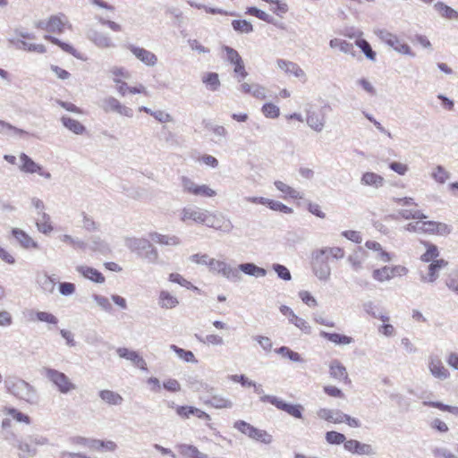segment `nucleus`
Returning a JSON list of instances; mask_svg holds the SVG:
<instances>
[{"label":"nucleus","mask_w":458,"mask_h":458,"mask_svg":"<svg viewBox=\"0 0 458 458\" xmlns=\"http://www.w3.org/2000/svg\"><path fill=\"white\" fill-rule=\"evenodd\" d=\"M432 178L439 183H445L450 177V174L442 165H437L431 174Z\"/></svg>","instance_id":"nucleus-55"},{"label":"nucleus","mask_w":458,"mask_h":458,"mask_svg":"<svg viewBox=\"0 0 458 458\" xmlns=\"http://www.w3.org/2000/svg\"><path fill=\"white\" fill-rule=\"evenodd\" d=\"M434 10L443 18L447 20H458V12L445 4L444 2L438 1L434 4Z\"/></svg>","instance_id":"nucleus-27"},{"label":"nucleus","mask_w":458,"mask_h":458,"mask_svg":"<svg viewBox=\"0 0 458 458\" xmlns=\"http://www.w3.org/2000/svg\"><path fill=\"white\" fill-rule=\"evenodd\" d=\"M42 374L55 386L63 394H67L76 390V385L64 372L55 369L45 367L42 369Z\"/></svg>","instance_id":"nucleus-2"},{"label":"nucleus","mask_w":458,"mask_h":458,"mask_svg":"<svg viewBox=\"0 0 458 458\" xmlns=\"http://www.w3.org/2000/svg\"><path fill=\"white\" fill-rule=\"evenodd\" d=\"M307 123L311 129L320 132L325 126V118L316 112H309L307 114Z\"/></svg>","instance_id":"nucleus-34"},{"label":"nucleus","mask_w":458,"mask_h":458,"mask_svg":"<svg viewBox=\"0 0 458 458\" xmlns=\"http://www.w3.org/2000/svg\"><path fill=\"white\" fill-rule=\"evenodd\" d=\"M224 51L226 54V60L233 66L240 64L241 63L243 62L242 56L234 48L228 46H225Z\"/></svg>","instance_id":"nucleus-50"},{"label":"nucleus","mask_w":458,"mask_h":458,"mask_svg":"<svg viewBox=\"0 0 458 458\" xmlns=\"http://www.w3.org/2000/svg\"><path fill=\"white\" fill-rule=\"evenodd\" d=\"M447 265L448 262L443 259L433 260L428 267V275L421 276L420 280L422 282L434 283L439 276V271Z\"/></svg>","instance_id":"nucleus-17"},{"label":"nucleus","mask_w":458,"mask_h":458,"mask_svg":"<svg viewBox=\"0 0 458 458\" xmlns=\"http://www.w3.org/2000/svg\"><path fill=\"white\" fill-rule=\"evenodd\" d=\"M201 81L210 91H216L221 85L218 73L214 72L204 73Z\"/></svg>","instance_id":"nucleus-33"},{"label":"nucleus","mask_w":458,"mask_h":458,"mask_svg":"<svg viewBox=\"0 0 458 458\" xmlns=\"http://www.w3.org/2000/svg\"><path fill=\"white\" fill-rule=\"evenodd\" d=\"M372 276L378 282H385L393 278L391 268L388 266L375 269L372 273Z\"/></svg>","instance_id":"nucleus-48"},{"label":"nucleus","mask_w":458,"mask_h":458,"mask_svg":"<svg viewBox=\"0 0 458 458\" xmlns=\"http://www.w3.org/2000/svg\"><path fill=\"white\" fill-rule=\"evenodd\" d=\"M16 446L20 450L19 458H33L37 454V448L27 442L17 440Z\"/></svg>","instance_id":"nucleus-38"},{"label":"nucleus","mask_w":458,"mask_h":458,"mask_svg":"<svg viewBox=\"0 0 458 458\" xmlns=\"http://www.w3.org/2000/svg\"><path fill=\"white\" fill-rule=\"evenodd\" d=\"M329 373L331 377L336 380H343L344 382L350 381L346 368L338 360L331 361L329 365Z\"/></svg>","instance_id":"nucleus-22"},{"label":"nucleus","mask_w":458,"mask_h":458,"mask_svg":"<svg viewBox=\"0 0 458 458\" xmlns=\"http://www.w3.org/2000/svg\"><path fill=\"white\" fill-rule=\"evenodd\" d=\"M27 132L21 129L16 128L10 124L9 123H6L3 120H0V134L3 135H23Z\"/></svg>","instance_id":"nucleus-47"},{"label":"nucleus","mask_w":458,"mask_h":458,"mask_svg":"<svg viewBox=\"0 0 458 458\" xmlns=\"http://www.w3.org/2000/svg\"><path fill=\"white\" fill-rule=\"evenodd\" d=\"M88 247L96 252H99L101 254H108L110 252L109 245L102 240L99 236H93L90 238V243L88 244Z\"/></svg>","instance_id":"nucleus-36"},{"label":"nucleus","mask_w":458,"mask_h":458,"mask_svg":"<svg viewBox=\"0 0 458 458\" xmlns=\"http://www.w3.org/2000/svg\"><path fill=\"white\" fill-rule=\"evenodd\" d=\"M278 68L283 70L285 73L293 74V76L297 78H304L306 77L305 72L295 63L284 60V59H278L276 61Z\"/></svg>","instance_id":"nucleus-19"},{"label":"nucleus","mask_w":458,"mask_h":458,"mask_svg":"<svg viewBox=\"0 0 458 458\" xmlns=\"http://www.w3.org/2000/svg\"><path fill=\"white\" fill-rule=\"evenodd\" d=\"M262 113L268 118H276L280 114L279 107L272 103H266L263 105Z\"/></svg>","instance_id":"nucleus-62"},{"label":"nucleus","mask_w":458,"mask_h":458,"mask_svg":"<svg viewBox=\"0 0 458 458\" xmlns=\"http://www.w3.org/2000/svg\"><path fill=\"white\" fill-rule=\"evenodd\" d=\"M76 271L92 282L98 284L105 282V276L96 268L81 265L76 267Z\"/></svg>","instance_id":"nucleus-23"},{"label":"nucleus","mask_w":458,"mask_h":458,"mask_svg":"<svg viewBox=\"0 0 458 458\" xmlns=\"http://www.w3.org/2000/svg\"><path fill=\"white\" fill-rule=\"evenodd\" d=\"M140 111H143L148 114H150L151 116H153L157 121H158L159 123H169V122H172L173 121V117L171 116L170 114L163 111V110H156V111H153L151 110L150 108L147 107V106H141L140 107L139 109Z\"/></svg>","instance_id":"nucleus-40"},{"label":"nucleus","mask_w":458,"mask_h":458,"mask_svg":"<svg viewBox=\"0 0 458 458\" xmlns=\"http://www.w3.org/2000/svg\"><path fill=\"white\" fill-rule=\"evenodd\" d=\"M116 353L120 358L130 360L134 366L140 369L141 370L148 369L145 360L140 356L136 351L130 350L125 347H119L116 350Z\"/></svg>","instance_id":"nucleus-12"},{"label":"nucleus","mask_w":458,"mask_h":458,"mask_svg":"<svg viewBox=\"0 0 458 458\" xmlns=\"http://www.w3.org/2000/svg\"><path fill=\"white\" fill-rule=\"evenodd\" d=\"M428 249L427 251L421 255L420 259L423 262L433 261L434 259L437 258L439 255L438 249L436 245L427 243Z\"/></svg>","instance_id":"nucleus-60"},{"label":"nucleus","mask_w":458,"mask_h":458,"mask_svg":"<svg viewBox=\"0 0 458 458\" xmlns=\"http://www.w3.org/2000/svg\"><path fill=\"white\" fill-rule=\"evenodd\" d=\"M326 440L331 445H344L347 442L345 436L336 431H327L326 433Z\"/></svg>","instance_id":"nucleus-56"},{"label":"nucleus","mask_w":458,"mask_h":458,"mask_svg":"<svg viewBox=\"0 0 458 458\" xmlns=\"http://www.w3.org/2000/svg\"><path fill=\"white\" fill-rule=\"evenodd\" d=\"M428 369L431 375L440 380L447 379L450 373L444 366L441 359L436 355H431L428 358Z\"/></svg>","instance_id":"nucleus-13"},{"label":"nucleus","mask_w":458,"mask_h":458,"mask_svg":"<svg viewBox=\"0 0 458 458\" xmlns=\"http://www.w3.org/2000/svg\"><path fill=\"white\" fill-rule=\"evenodd\" d=\"M320 336L327 339L328 341L334 343L336 345H347L353 342V338L351 336H347L345 335H341L337 333H328L326 331L320 332Z\"/></svg>","instance_id":"nucleus-29"},{"label":"nucleus","mask_w":458,"mask_h":458,"mask_svg":"<svg viewBox=\"0 0 458 458\" xmlns=\"http://www.w3.org/2000/svg\"><path fill=\"white\" fill-rule=\"evenodd\" d=\"M99 107L105 113L114 112L129 118L133 116V110L131 107L123 105L118 99L112 96L102 98L99 102Z\"/></svg>","instance_id":"nucleus-6"},{"label":"nucleus","mask_w":458,"mask_h":458,"mask_svg":"<svg viewBox=\"0 0 458 458\" xmlns=\"http://www.w3.org/2000/svg\"><path fill=\"white\" fill-rule=\"evenodd\" d=\"M151 241L164 246H177L181 243V240L176 235L161 234L157 232L149 233Z\"/></svg>","instance_id":"nucleus-21"},{"label":"nucleus","mask_w":458,"mask_h":458,"mask_svg":"<svg viewBox=\"0 0 458 458\" xmlns=\"http://www.w3.org/2000/svg\"><path fill=\"white\" fill-rule=\"evenodd\" d=\"M208 212V210L201 209L195 206H188L182 209L181 220L182 222L191 220L195 223L204 224Z\"/></svg>","instance_id":"nucleus-9"},{"label":"nucleus","mask_w":458,"mask_h":458,"mask_svg":"<svg viewBox=\"0 0 458 458\" xmlns=\"http://www.w3.org/2000/svg\"><path fill=\"white\" fill-rule=\"evenodd\" d=\"M205 403L216 409H230L233 407V403L222 395H213L209 400L205 401Z\"/></svg>","instance_id":"nucleus-37"},{"label":"nucleus","mask_w":458,"mask_h":458,"mask_svg":"<svg viewBox=\"0 0 458 458\" xmlns=\"http://www.w3.org/2000/svg\"><path fill=\"white\" fill-rule=\"evenodd\" d=\"M60 241L64 243L69 244L74 250H85L88 248V243L80 238L72 237L69 234H63L60 236Z\"/></svg>","instance_id":"nucleus-39"},{"label":"nucleus","mask_w":458,"mask_h":458,"mask_svg":"<svg viewBox=\"0 0 458 458\" xmlns=\"http://www.w3.org/2000/svg\"><path fill=\"white\" fill-rule=\"evenodd\" d=\"M260 401L262 403H269L296 419L302 418L303 407L301 404L287 403L275 395H262Z\"/></svg>","instance_id":"nucleus-5"},{"label":"nucleus","mask_w":458,"mask_h":458,"mask_svg":"<svg viewBox=\"0 0 458 458\" xmlns=\"http://www.w3.org/2000/svg\"><path fill=\"white\" fill-rule=\"evenodd\" d=\"M240 272L239 267H233L226 263L220 274L229 281L239 282L242 279Z\"/></svg>","instance_id":"nucleus-41"},{"label":"nucleus","mask_w":458,"mask_h":458,"mask_svg":"<svg viewBox=\"0 0 458 458\" xmlns=\"http://www.w3.org/2000/svg\"><path fill=\"white\" fill-rule=\"evenodd\" d=\"M244 199L250 203L266 205L275 211H280L284 214L293 213V208L277 200H273L264 197H245Z\"/></svg>","instance_id":"nucleus-10"},{"label":"nucleus","mask_w":458,"mask_h":458,"mask_svg":"<svg viewBox=\"0 0 458 458\" xmlns=\"http://www.w3.org/2000/svg\"><path fill=\"white\" fill-rule=\"evenodd\" d=\"M321 251H325V255L327 259L332 257L335 259H341L344 257V251L340 247H325L322 249H319Z\"/></svg>","instance_id":"nucleus-61"},{"label":"nucleus","mask_w":458,"mask_h":458,"mask_svg":"<svg viewBox=\"0 0 458 458\" xmlns=\"http://www.w3.org/2000/svg\"><path fill=\"white\" fill-rule=\"evenodd\" d=\"M176 448L184 458H201L203 454L193 445L179 444Z\"/></svg>","instance_id":"nucleus-35"},{"label":"nucleus","mask_w":458,"mask_h":458,"mask_svg":"<svg viewBox=\"0 0 458 458\" xmlns=\"http://www.w3.org/2000/svg\"><path fill=\"white\" fill-rule=\"evenodd\" d=\"M12 234L23 249H38V244L26 232L19 228H13Z\"/></svg>","instance_id":"nucleus-18"},{"label":"nucleus","mask_w":458,"mask_h":458,"mask_svg":"<svg viewBox=\"0 0 458 458\" xmlns=\"http://www.w3.org/2000/svg\"><path fill=\"white\" fill-rule=\"evenodd\" d=\"M232 26L234 30L241 33H250L253 31V26L246 20H233Z\"/></svg>","instance_id":"nucleus-52"},{"label":"nucleus","mask_w":458,"mask_h":458,"mask_svg":"<svg viewBox=\"0 0 458 458\" xmlns=\"http://www.w3.org/2000/svg\"><path fill=\"white\" fill-rule=\"evenodd\" d=\"M355 45L361 50L365 56L371 60H376V52L372 49L370 44L364 38H360L355 41Z\"/></svg>","instance_id":"nucleus-46"},{"label":"nucleus","mask_w":458,"mask_h":458,"mask_svg":"<svg viewBox=\"0 0 458 458\" xmlns=\"http://www.w3.org/2000/svg\"><path fill=\"white\" fill-rule=\"evenodd\" d=\"M238 90L243 94H249L257 99L267 98V89L259 83L244 82L239 85Z\"/></svg>","instance_id":"nucleus-16"},{"label":"nucleus","mask_w":458,"mask_h":458,"mask_svg":"<svg viewBox=\"0 0 458 458\" xmlns=\"http://www.w3.org/2000/svg\"><path fill=\"white\" fill-rule=\"evenodd\" d=\"M61 15H52L48 19V32L62 33L64 31V22Z\"/></svg>","instance_id":"nucleus-42"},{"label":"nucleus","mask_w":458,"mask_h":458,"mask_svg":"<svg viewBox=\"0 0 458 458\" xmlns=\"http://www.w3.org/2000/svg\"><path fill=\"white\" fill-rule=\"evenodd\" d=\"M196 337L198 338V340L199 342L206 344H211L214 346H221V345L225 344L224 339L218 335H214V334L208 335L205 336V338H201L198 335H196Z\"/></svg>","instance_id":"nucleus-59"},{"label":"nucleus","mask_w":458,"mask_h":458,"mask_svg":"<svg viewBox=\"0 0 458 458\" xmlns=\"http://www.w3.org/2000/svg\"><path fill=\"white\" fill-rule=\"evenodd\" d=\"M344 449L352 454L358 455L371 456L376 454V451L372 445L361 443L355 439L347 440V442L344 443Z\"/></svg>","instance_id":"nucleus-11"},{"label":"nucleus","mask_w":458,"mask_h":458,"mask_svg":"<svg viewBox=\"0 0 458 458\" xmlns=\"http://www.w3.org/2000/svg\"><path fill=\"white\" fill-rule=\"evenodd\" d=\"M276 353L281 354L284 357L288 358L290 360L293 362H304V359L301 356L300 353L291 350L287 346H282L275 351Z\"/></svg>","instance_id":"nucleus-44"},{"label":"nucleus","mask_w":458,"mask_h":458,"mask_svg":"<svg viewBox=\"0 0 458 458\" xmlns=\"http://www.w3.org/2000/svg\"><path fill=\"white\" fill-rule=\"evenodd\" d=\"M82 227L88 232H96L98 231L99 225L98 223L94 221V219L88 216L86 213H82Z\"/></svg>","instance_id":"nucleus-64"},{"label":"nucleus","mask_w":458,"mask_h":458,"mask_svg":"<svg viewBox=\"0 0 458 458\" xmlns=\"http://www.w3.org/2000/svg\"><path fill=\"white\" fill-rule=\"evenodd\" d=\"M36 225L38 231L44 234H47L53 231V226L50 222V216L45 212H42L41 219H39L36 223Z\"/></svg>","instance_id":"nucleus-49"},{"label":"nucleus","mask_w":458,"mask_h":458,"mask_svg":"<svg viewBox=\"0 0 458 458\" xmlns=\"http://www.w3.org/2000/svg\"><path fill=\"white\" fill-rule=\"evenodd\" d=\"M124 244L131 251L141 257L150 248L151 242L145 238L127 237L124 240Z\"/></svg>","instance_id":"nucleus-15"},{"label":"nucleus","mask_w":458,"mask_h":458,"mask_svg":"<svg viewBox=\"0 0 458 458\" xmlns=\"http://www.w3.org/2000/svg\"><path fill=\"white\" fill-rule=\"evenodd\" d=\"M239 269L242 273L255 277H264L267 275L266 269L250 262L240 264Z\"/></svg>","instance_id":"nucleus-31"},{"label":"nucleus","mask_w":458,"mask_h":458,"mask_svg":"<svg viewBox=\"0 0 458 458\" xmlns=\"http://www.w3.org/2000/svg\"><path fill=\"white\" fill-rule=\"evenodd\" d=\"M141 258L146 259L148 263L156 264L159 260V254L157 248L151 244L150 248L141 255Z\"/></svg>","instance_id":"nucleus-63"},{"label":"nucleus","mask_w":458,"mask_h":458,"mask_svg":"<svg viewBox=\"0 0 458 458\" xmlns=\"http://www.w3.org/2000/svg\"><path fill=\"white\" fill-rule=\"evenodd\" d=\"M45 38L49 40L51 43L58 46L64 52L69 53L72 55H75L76 50L74 49V47L72 46H71L65 42H63L60 39H58L57 38H55L50 35H46Z\"/></svg>","instance_id":"nucleus-58"},{"label":"nucleus","mask_w":458,"mask_h":458,"mask_svg":"<svg viewBox=\"0 0 458 458\" xmlns=\"http://www.w3.org/2000/svg\"><path fill=\"white\" fill-rule=\"evenodd\" d=\"M130 51L135 55L137 59L142 62L147 66L153 67L157 63V55L149 50L131 45Z\"/></svg>","instance_id":"nucleus-14"},{"label":"nucleus","mask_w":458,"mask_h":458,"mask_svg":"<svg viewBox=\"0 0 458 458\" xmlns=\"http://www.w3.org/2000/svg\"><path fill=\"white\" fill-rule=\"evenodd\" d=\"M179 304L176 296L171 294L168 291L162 290L158 297V305L162 309H174Z\"/></svg>","instance_id":"nucleus-30"},{"label":"nucleus","mask_w":458,"mask_h":458,"mask_svg":"<svg viewBox=\"0 0 458 458\" xmlns=\"http://www.w3.org/2000/svg\"><path fill=\"white\" fill-rule=\"evenodd\" d=\"M248 75L249 73L246 71L244 62L241 63L240 64L234 65L233 78L235 79L239 85L245 82L244 80Z\"/></svg>","instance_id":"nucleus-57"},{"label":"nucleus","mask_w":458,"mask_h":458,"mask_svg":"<svg viewBox=\"0 0 458 458\" xmlns=\"http://www.w3.org/2000/svg\"><path fill=\"white\" fill-rule=\"evenodd\" d=\"M375 34L381 39V41L392 47L397 53L409 55L411 57L415 56V54L411 51L410 46L401 40L396 35L386 30H377L375 31Z\"/></svg>","instance_id":"nucleus-4"},{"label":"nucleus","mask_w":458,"mask_h":458,"mask_svg":"<svg viewBox=\"0 0 458 458\" xmlns=\"http://www.w3.org/2000/svg\"><path fill=\"white\" fill-rule=\"evenodd\" d=\"M247 13L250 15H253V16L259 18V20L266 21L267 23H273V24L275 23L274 18L271 15H269L266 12H264L257 7H249L247 9Z\"/></svg>","instance_id":"nucleus-53"},{"label":"nucleus","mask_w":458,"mask_h":458,"mask_svg":"<svg viewBox=\"0 0 458 458\" xmlns=\"http://www.w3.org/2000/svg\"><path fill=\"white\" fill-rule=\"evenodd\" d=\"M7 391L17 398L30 404L37 403V391L33 386L18 377H8L4 380Z\"/></svg>","instance_id":"nucleus-1"},{"label":"nucleus","mask_w":458,"mask_h":458,"mask_svg":"<svg viewBox=\"0 0 458 458\" xmlns=\"http://www.w3.org/2000/svg\"><path fill=\"white\" fill-rule=\"evenodd\" d=\"M204 224L208 227L220 230L226 233H231L233 228L231 220L222 214L216 215L208 212Z\"/></svg>","instance_id":"nucleus-7"},{"label":"nucleus","mask_w":458,"mask_h":458,"mask_svg":"<svg viewBox=\"0 0 458 458\" xmlns=\"http://www.w3.org/2000/svg\"><path fill=\"white\" fill-rule=\"evenodd\" d=\"M60 121L67 130H69L70 131L73 132L76 135H82L86 131V127L79 121L73 118L64 115L61 117Z\"/></svg>","instance_id":"nucleus-26"},{"label":"nucleus","mask_w":458,"mask_h":458,"mask_svg":"<svg viewBox=\"0 0 458 458\" xmlns=\"http://www.w3.org/2000/svg\"><path fill=\"white\" fill-rule=\"evenodd\" d=\"M319 419L332 423H342L344 412L338 409L321 408L317 411Z\"/></svg>","instance_id":"nucleus-20"},{"label":"nucleus","mask_w":458,"mask_h":458,"mask_svg":"<svg viewBox=\"0 0 458 458\" xmlns=\"http://www.w3.org/2000/svg\"><path fill=\"white\" fill-rule=\"evenodd\" d=\"M329 47L331 48H338L342 53L355 56L353 45L344 39L337 38H332L329 41Z\"/></svg>","instance_id":"nucleus-32"},{"label":"nucleus","mask_w":458,"mask_h":458,"mask_svg":"<svg viewBox=\"0 0 458 458\" xmlns=\"http://www.w3.org/2000/svg\"><path fill=\"white\" fill-rule=\"evenodd\" d=\"M328 261L329 259L325 255V251L317 250L312 253V272L321 282H328L331 278V267Z\"/></svg>","instance_id":"nucleus-3"},{"label":"nucleus","mask_w":458,"mask_h":458,"mask_svg":"<svg viewBox=\"0 0 458 458\" xmlns=\"http://www.w3.org/2000/svg\"><path fill=\"white\" fill-rule=\"evenodd\" d=\"M398 215L404 219L423 220L428 217L419 209H401L398 211Z\"/></svg>","instance_id":"nucleus-51"},{"label":"nucleus","mask_w":458,"mask_h":458,"mask_svg":"<svg viewBox=\"0 0 458 458\" xmlns=\"http://www.w3.org/2000/svg\"><path fill=\"white\" fill-rule=\"evenodd\" d=\"M274 184L278 191L292 199H297L301 198V193L297 190L281 181H276Z\"/></svg>","instance_id":"nucleus-43"},{"label":"nucleus","mask_w":458,"mask_h":458,"mask_svg":"<svg viewBox=\"0 0 458 458\" xmlns=\"http://www.w3.org/2000/svg\"><path fill=\"white\" fill-rule=\"evenodd\" d=\"M423 404L425 406L437 408L441 411H448L450 413L458 415V407L457 406H451V405L445 404L441 402H431V401H424Z\"/></svg>","instance_id":"nucleus-54"},{"label":"nucleus","mask_w":458,"mask_h":458,"mask_svg":"<svg viewBox=\"0 0 458 458\" xmlns=\"http://www.w3.org/2000/svg\"><path fill=\"white\" fill-rule=\"evenodd\" d=\"M21 165L20 170L26 174H38L40 171L41 165L34 162L28 155L21 153L20 155Z\"/></svg>","instance_id":"nucleus-28"},{"label":"nucleus","mask_w":458,"mask_h":458,"mask_svg":"<svg viewBox=\"0 0 458 458\" xmlns=\"http://www.w3.org/2000/svg\"><path fill=\"white\" fill-rule=\"evenodd\" d=\"M98 396L105 403L108 405L118 406L121 405L123 402V398L120 394L108 389L100 390Z\"/></svg>","instance_id":"nucleus-25"},{"label":"nucleus","mask_w":458,"mask_h":458,"mask_svg":"<svg viewBox=\"0 0 458 458\" xmlns=\"http://www.w3.org/2000/svg\"><path fill=\"white\" fill-rule=\"evenodd\" d=\"M86 37L98 47L111 48L115 47L114 43L107 34L98 31L96 29H88L86 31Z\"/></svg>","instance_id":"nucleus-8"},{"label":"nucleus","mask_w":458,"mask_h":458,"mask_svg":"<svg viewBox=\"0 0 458 458\" xmlns=\"http://www.w3.org/2000/svg\"><path fill=\"white\" fill-rule=\"evenodd\" d=\"M170 349L173 350L180 359L183 360L186 362H190V363H197L198 362L193 352L191 351H187L182 348H180L175 344H171Z\"/></svg>","instance_id":"nucleus-45"},{"label":"nucleus","mask_w":458,"mask_h":458,"mask_svg":"<svg viewBox=\"0 0 458 458\" xmlns=\"http://www.w3.org/2000/svg\"><path fill=\"white\" fill-rule=\"evenodd\" d=\"M360 183L364 186H370L378 189L385 184V178L373 172H366L360 178Z\"/></svg>","instance_id":"nucleus-24"}]
</instances>
